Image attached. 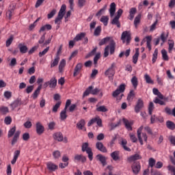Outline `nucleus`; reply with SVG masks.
I'll return each mask as SVG.
<instances>
[{
    "label": "nucleus",
    "instance_id": "obj_9",
    "mask_svg": "<svg viewBox=\"0 0 175 175\" xmlns=\"http://www.w3.org/2000/svg\"><path fill=\"white\" fill-rule=\"evenodd\" d=\"M96 148L98 150V151H101V152H107V149L103 145L102 142H96Z\"/></svg>",
    "mask_w": 175,
    "mask_h": 175
},
{
    "label": "nucleus",
    "instance_id": "obj_19",
    "mask_svg": "<svg viewBox=\"0 0 175 175\" xmlns=\"http://www.w3.org/2000/svg\"><path fill=\"white\" fill-rule=\"evenodd\" d=\"M55 140L57 142H62L64 140V135L61 133H55L53 135Z\"/></svg>",
    "mask_w": 175,
    "mask_h": 175
},
{
    "label": "nucleus",
    "instance_id": "obj_58",
    "mask_svg": "<svg viewBox=\"0 0 175 175\" xmlns=\"http://www.w3.org/2000/svg\"><path fill=\"white\" fill-rule=\"evenodd\" d=\"M54 158H55L56 159L61 157V152H59V150H55V152H53V154Z\"/></svg>",
    "mask_w": 175,
    "mask_h": 175
},
{
    "label": "nucleus",
    "instance_id": "obj_29",
    "mask_svg": "<svg viewBox=\"0 0 175 175\" xmlns=\"http://www.w3.org/2000/svg\"><path fill=\"white\" fill-rule=\"evenodd\" d=\"M18 46L20 53H21V54H25V53L28 51V47L27 46L19 44Z\"/></svg>",
    "mask_w": 175,
    "mask_h": 175
},
{
    "label": "nucleus",
    "instance_id": "obj_62",
    "mask_svg": "<svg viewBox=\"0 0 175 175\" xmlns=\"http://www.w3.org/2000/svg\"><path fill=\"white\" fill-rule=\"evenodd\" d=\"M32 91H33V85L27 86V88L25 89L27 94H31Z\"/></svg>",
    "mask_w": 175,
    "mask_h": 175
},
{
    "label": "nucleus",
    "instance_id": "obj_4",
    "mask_svg": "<svg viewBox=\"0 0 175 175\" xmlns=\"http://www.w3.org/2000/svg\"><path fill=\"white\" fill-rule=\"evenodd\" d=\"M65 10H66V5L64 4L62 5L61 9L58 13L57 17L55 20V23L58 24L62 18H64V16H65Z\"/></svg>",
    "mask_w": 175,
    "mask_h": 175
},
{
    "label": "nucleus",
    "instance_id": "obj_49",
    "mask_svg": "<svg viewBox=\"0 0 175 175\" xmlns=\"http://www.w3.org/2000/svg\"><path fill=\"white\" fill-rule=\"evenodd\" d=\"M59 62V57L57 56L56 58L54 59V61L51 64V68H54V66H57V65H58Z\"/></svg>",
    "mask_w": 175,
    "mask_h": 175
},
{
    "label": "nucleus",
    "instance_id": "obj_30",
    "mask_svg": "<svg viewBox=\"0 0 175 175\" xmlns=\"http://www.w3.org/2000/svg\"><path fill=\"white\" fill-rule=\"evenodd\" d=\"M111 24L113 25H117L118 28H120V27H121V24L120 23V18L115 16L111 21Z\"/></svg>",
    "mask_w": 175,
    "mask_h": 175
},
{
    "label": "nucleus",
    "instance_id": "obj_21",
    "mask_svg": "<svg viewBox=\"0 0 175 175\" xmlns=\"http://www.w3.org/2000/svg\"><path fill=\"white\" fill-rule=\"evenodd\" d=\"M66 66V61H65L64 59H62L59 65V72L60 73H62V72H64V68H65Z\"/></svg>",
    "mask_w": 175,
    "mask_h": 175
},
{
    "label": "nucleus",
    "instance_id": "obj_8",
    "mask_svg": "<svg viewBox=\"0 0 175 175\" xmlns=\"http://www.w3.org/2000/svg\"><path fill=\"white\" fill-rule=\"evenodd\" d=\"M144 107V102L142 98H139L137 101V103L135 106V113H139L142 109Z\"/></svg>",
    "mask_w": 175,
    "mask_h": 175
},
{
    "label": "nucleus",
    "instance_id": "obj_26",
    "mask_svg": "<svg viewBox=\"0 0 175 175\" xmlns=\"http://www.w3.org/2000/svg\"><path fill=\"white\" fill-rule=\"evenodd\" d=\"M40 90H42V85H40L37 90H35V92L33 93V99H36L38 96H39V94H40Z\"/></svg>",
    "mask_w": 175,
    "mask_h": 175
},
{
    "label": "nucleus",
    "instance_id": "obj_55",
    "mask_svg": "<svg viewBox=\"0 0 175 175\" xmlns=\"http://www.w3.org/2000/svg\"><path fill=\"white\" fill-rule=\"evenodd\" d=\"M4 122L6 125H10L12 124V118L10 116L5 117Z\"/></svg>",
    "mask_w": 175,
    "mask_h": 175
},
{
    "label": "nucleus",
    "instance_id": "obj_27",
    "mask_svg": "<svg viewBox=\"0 0 175 175\" xmlns=\"http://www.w3.org/2000/svg\"><path fill=\"white\" fill-rule=\"evenodd\" d=\"M123 122L125 124V126L128 131H132V124L133 123L130 122L129 120L126 119H123Z\"/></svg>",
    "mask_w": 175,
    "mask_h": 175
},
{
    "label": "nucleus",
    "instance_id": "obj_43",
    "mask_svg": "<svg viewBox=\"0 0 175 175\" xmlns=\"http://www.w3.org/2000/svg\"><path fill=\"white\" fill-rule=\"evenodd\" d=\"M110 41H111L110 38L107 37V38H105L102 39L99 42L98 44H99V46H103V44H106V43H107L108 42H110Z\"/></svg>",
    "mask_w": 175,
    "mask_h": 175
},
{
    "label": "nucleus",
    "instance_id": "obj_51",
    "mask_svg": "<svg viewBox=\"0 0 175 175\" xmlns=\"http://www.w3.org/2000/svg\"><path fill=\"white\" fill-rule=\"evenodd\" d=\"M152 110H154V103L150 102L148 107V113L150 116H152Z\"/></svg>",
    "mask_w": 175,
    "mask_h": 175
},
{
    "label": "nucleus",
    "instance_id": "obj_12",
    "mask_svg": "<svg viewBox=\"0 0 175 175\" xmlns=\"http://www.w3.org/2000/svg\"><path fill=\"white\" fill-rule=\"evenodd\" d=\"M116 75V71L114 68H109L105 71V76H108L109 79H113V77Z\"/></svg>",
    "mask_w": 175,
    "mask_h": 175
},
{
    "label": "nucleus",
    "instance_id": "obj_35",
    "mask_svg": "<svg viewBox=\"0 0 175 175\" xmlns=\"http://www.w3.org/2000/svg\"><path fill=\"white\" fill-rule=\"evenodd\" d=\"M131 83L133 84L134 89L136 90V88H137V85L139 84V81H137V77H133L131 79Z\"/></svg>",
    "mask_w": 175,
    "mask_h": 175
},
{
    "label": "nucleus",
    "instance_id": "obj_59",
    "mask_svg": "<svg viewBox=\"0 0 175 175\" xmlns=\"http://www.w3.org/2000/svg\"><path fill=\"white\" fill-rule=\"evenodd\" d=\"M167 169L169 170V172H170L171 173L173 174V175H175V167L173 165H168L167 166Z\"/></svg>",
    "mask_w": 175,
    "mask_h": 175
},
{
    "label": "nucleus",
    "instance_id": "obj_37",
    "mask_svg": "<svg viewBox=\"0 0 175 175\" xmlns=\"http://www.w3.org/2000/svg\"><path fill=\"white\" fill-rule=\"evenodd\" d=\"M97 158H98V160L100 162H101L102 165L103 166H105L106 165V157H103L102 154H98Z\"/></svg>",
    "mask_w": 175,
    "mask_h": 175
},
{
    "label": "nucleus",
    "instance_id": "obj_64",
    "mask_svg": "<svg viewBox=\"0 0 175 175\" xmlns=\"http://www.w3.org/2000/svg\"><path fill=\"white\" fill-rule=\"evenodd\" d=\"M23 139L25 140V142H27V140H29V133H25L23 135Z\"/></svg>",
    "mask_w": 175,
    "mask_h": 175
},
{
    "label": "nucleus",
    "instance_id": "obj_1",
    "mask_svg": "<svg viewBox=\"0 0 175 175\" xmlns=\"http://www.w3.org/2000/svg\"><path fill=\"white\" fill-rule=\"evenodd\" d=\"M20 133H21L20 131L16 132V126L12 127L9 131L8 134V137L10 139V137H12L13 139L12 140L11 144L12 146H14L17 143V140H18V137H20Z\"/></svg>",
    "mask_w": 175,
    "mask_h": 175
},
{
    "label": "nucleus",
    "instance_id": "obj_32",
    "mask_svg": "<svg viewBox=\"0 0 175 175\" xmlns=\"http://www.w3.org/2000/svg\"><path fill=\"white\" fill-rule=\"evenodd\" d=\"M120 144L125 151H131V148L126 146V144H128L126 139H122Z\"/></svg>",
    "mask_w": 175,
    "mask_h": 175
},
{
    "label": "nucleus",
    "instance_id": "obj_53",
    "mask_svg": "<svg viewBox=\"0 0 175 175\" xmlns=\"http://www.w3.org/2000/svg\"><path fill=\"white\" fill-rule=\"evenodd\" d=\"M154 103L161 105V106H165V105H166V103L163 100H160L158 98H156L155 100H154Z\"/></svg>",
    "mask_w": 175,
    "mask_h": 175
},
{
    "label": "nucleus",
    "instance_id": "obj_18",
    "mask_svg": "<svg viewBox=\"0 0 175 175\" xmlns=\"http://www.w3.org/2000/svg\"><path fill=\"white\" fill-rule=\"evenodd\" d=\"M111 157L113 161H120V151L116 150L111 153Z\"/></svg>",
    "mask_w": 175,
    "mask_h": 175
},
{
    "label": "nucleus",
    "instance_id": "obj_7",
    "mask_svg": "<svg viewBox=\"0 0 175 175\" xmlns=\"http://www.w3.org/2000/svg\"><path fill=\"white\" fill-rule=\"evenodd\" d=\"M96 122L97 125L100 127L103 126L102 124V119L99 116H96L92 120L88 123V126H91V125H93V124H95Z\"/></svg>",
    "mask_w": 175,
    "mask_h": 175
},
{
    "label": "nucleus",
    "instance_id": "obj_22",
    "mask_svg": "<svg viewBox=\"0 0 175 175\" xmlns=\"http://www.w3.org/2000/svg\"><path fill=\"white\" fill-rule=\"evenodd\" d=\"M75 159L76 161H81L82 163H84V162L87 161V158H85V157H84L83 154H76Z\"/></svg>",
    "mask_w": 175,
    "mask_h": 175
},
{
    "label": "nucleus",
    "instance_id": "obj_45",
    "mask_svg": "<svg viewBox=\"0 0 175 175\" xmlns=\"http://www.w3.org/2000/svg\"><path fill=\"white\" fill-rule=\"evenodd\" d=\"M158 58V49H156L154 50V52L153 53V56H152V64H155V62H157V59Z\"/></svg>",
    "mask_w": 175,
    "mask_h": 175
},
{
    "label": "nucleus",
    "instance_id": "obj_33",
    "mask_svg": "<svg viewBox=\"0 0 175 175\" xmlns=\"http://www.w3.org/2000/svg\"><path fill=\"white\" fill-rule=\"evenodd\" d=\"M137 59H139V49H136L135 53L133 56V64H137Z\"/></svg>",
    "mask_w": 175,
    "mask_h": 175
},
{
    "label": "nucleus",
    "instance_id": "obj_52",
    "mask_svg": "<svg viewBox=\"0 0 175 175\" xmlns=\"http://www.w3.org/2000/svg\"><path fill=\"white\" fill-rule=\"evenodd\" d=\"M96 111H102V113H106V111H107V109H106V107L105 105H103L97 107Z\"/></svg>",
    "mask_w": 175,
    "mask_h": 175
},
{
    "label": "nucleus",
    "instance_id": "obj_6",
    "mask_svg": "<svg viewBox=\"0 0 175 175\" xmlns=\"http://www.w3.org/2000/svg\"><path fill=\"white\" fill-rule=\"evenodd\" d=\"M125 39H126V44H129L131 43V40L132 39V37H131V33L128 31H124L122 33L121 40H122L123 43H125Z\"/></svg>",
    "mask_w": 175,
    "mask_h": 175
},
{
    "label": "nucleus",
    "instance_id": "obj_39",
    "mask_svg": "<svg viewBox=\"0 0 175 175\" xmlns=\"http://www.w3.org/2000/svg\"><path fill=\"white\" fill-rule=\"evenodd\" d=\"M61 103H62V102L61 100H59L53 107L52 111H53V113H57L58 111V109H59V107L61 106Z\"/></svg>",
    "mask_w": 175,
    "mask_h": 175
},
{
    "label": "nucleus",
    "instance_id": "obj_60",
    "mask_svg": "<svg viewBox=\"0 0 175 175\" xmlns=\"http://www.w3.org/2000/svg\"><path fill=\"white\" fill-rule=\"evenodd\" d=\"M85 2H87V0H78V6L79 8H83V6L85 5Z\"/></svg>",
    "mask_w": 175,
    "mask_h": 175
},
{
    "label": "nucleus",
    "instance_id": "obj_28",
    "mask_svg": "<svg viewBox=\"0 0 175 175\" xmlns=\"http://www.w3.org/2000/svg\"><path fill=\"white\" fill-rule=\"evenodd\" d=\"M166 126L168 128V129H170L171 131H174L175 129V124L174 122L168 120L166 122Z\"/></svg>",
    "mask_w": 175,
    "mask_h": 175
},
{
    "label": "nucleus",
    "instance_id": "obj_5",
    "mask_svg": "<svg viewBox=\"0 0 175 175\" xmlns=\"http://www.w3.org/2000/svg\"><path fill=\"white\" fill-rule=\"evenodd\" d=\"M125 87H126L125 84L124 83L121 84L118 87V88L112 93V96L113 98H117V96H119L120 94H122V92L125 91Z\"/></svg>",
    "mask_w": 175,
    "mask_h": 175
},
{
    "label": "nucleus",
    "instance_id": "obj_56",
    "mask_svg": "<svg viewBox=\"0 0 175 175\" xmlns=\"http://www.w3.org/2000/svg\"><path fill=\"white\" fill-rule=\"evenodd\" d=\"M49 50L50 46L46 47L42 52L39 53V57H43V55H45Z\"/></svg>",
    "mask_w": 175,
    "mask_h": 175
},
{
    "label": "nucleus",
    "instance_id": "obj_31",
    "mask_svg": "<svg viewBox=\"0 0 175 175\" xmlns=\"http://www.w3.org/2000/svg\"><path fill=\"white\" fill-rule=\"evenodd\" d=\"M18 157H20V150H16V151L14 152V159H13L12 161H11L12 165H14V163H16V162L17 161V159H18Z\"/></svg>",
    "mask_w": 175,
    "mask_h": 175
},
{
    "label": "nucleus",
    "instance_id": "obj_50",
    "mask_svg": "<svg viewBox=\"0 0 175 175\" xmlns=\"http://www.w3.org/2000/svg\"><path fill=\"white\" fill-rule=\"evenodd\" d=\"M145 79H146V83H148V84H154V81L152 79H151V77H150V75L146 74Z\"/></svg>",
    "mask_w": 175,
    "mask_h": 175
},
{
    "label": "nucleus",
    "instance_id": "obj_2",
    "mask_svg": "<svg viewBox=\"0 0 175 175\" xmlns=\"http://www.w3.org/2000/svg\"><path fill=\"white\" fill-rule=\"evenodd\" d=\"M109 50H110V54H114V52L116 51V42L113 40H110L109 45H107L105 49V58H106V57H109Z\"/></svg>",
    "mask_w": 175,
    "mask_h": 175
},
{
    "label": "nucleus",
    "instance_id": "obj_20",
    "mask_svg": "<svg viewBox=\"0 0 175 175\" xmlns=\"http://www.w3.org/2000/svg\"><path fill=\"white\" fill-rule=\"evenodd\" d=\"M85 33H81L76 36V37L74 38V42H79L80 40H82L85 38Z\"/></svg>",
    "mask_w": 175,
    "mask_h": 175
},
{
    "label": "nucleus",
    "instance_id": "obj_24",
    "mask_svg": "<svg viewBox=\"0 0 175 175\" xmlns=\"http://www.w3.org/2000/svg\"><path fill=\"white\" fill-rule=\"evenodd\" d=\"M48 82L49 83L50 88H55V87H57V79H55V77H53Z\"/></svg>",
    "mask_w": 175,
    "mask_h": 175
},
{
    "label": "nucleus",
    "instance_id": "obj_11",
    "mask_svg": "<svg viewBox=\"0 0 175 175\" xmlns=\"http://www.w3.org/2000/svg\"><path fill=\"white\" fill-rule=\"evenodd\" d=\"M36 132L38 135H42L43 132H44V126L42 125V123H40V122H38L36 123Z\"/></svg>",
    "mask_w": 175,
    "mask_h": 175
},
{
    "label": "nucleus",
    "instance_id": "obj_44",
    "mask_svg": "<svg viewBox=\"0 0 175 175\" xmlns=\"http://www.w3.org/2000/svg\"><path fill=\"white\" fill-rule=\"evenodd\" d=\"M136 94L135 93V91L131 90L127 96V100H131L135 98Z\"/></svg>",
    "mask_w": 175,
    "mask_h": 175
},
{
    "label": "nucleus",
    "instance_id": "obj_17",
    "mask_svg": "<svg viewBox=\"0 0 175 175\" xmlns=\"http://www.w3.org/2000/svg\"><path fill=\"white\" fill-rule=\"evenodd\" d=\"M14 5H10V8L6 12V16L8 17L10 20L12 18V16H13L12 14L13 13V12H14Z\"/></svg>",
    "mask_w": 175,
    "mask_h": 175
},
{
    "label": "nucleus",
    "instance_id": "obj_13",
    "mask_svg": "<svg viewBox=\"0 0 175 175\" xmlns=\"http://www.w3.org/2000/svg\"><path fill=\"white\" fill-rule=\"evenodd\" d=\"M82 68H83V64L79 63L78 64H77L74 70V73H73L74 77H76V76H77V75L80 73V70H81Z\"/></svg>",
    "mask_w": 175,
    "mask_h": 175
},
{
    "label": "nucleus",
    "instance_id": "obj_41",
    "mask_svg": "<svg viewBox=\"0 0 175 175\" xmlns=\"http://www.w3.org/2000/svg\"><path fill=\"white\" fill-rule=\"evenodd\" d=\"M51 28H53L51 25H45L40 28V32H44L46 29H47V31H50Z\"/></svg>",
    "mask_w": 175,
    "mask_h": 175
},
{
    "label": "nucleus",
    "instance_id": "obj_38",
    "mask_svg": "<svg viewBox=\"0 0 175 175\" xmlns=\"http://www.w3.org/2000/svg\"><path fill=\"white\" fill-rule=\"evenodd\" d=\"M142 18V14H138L134 20V25L135 28H137V25L140 24V19Z\"/></svg>",
    "mask_w": 175,
    "mask_h": 175
},
{
    "label": "nucleus",
    "instance_id": "obj_57",
    "mask_svg": "<svg viewBox=\"0 0 175 175\" xmlns=\"http://www.w3.org/2000/svg\"><path fill=\"white\" fill-rule=\"evenodd\" d=\"M100 31H101L100 26L97 27L96 28V29L94 30V36H99V35L100 34Z\"/></svg>",
    "mask_w": 175,
    "mask_h": 175
},
{
    "label": "nucleus",
    "instance_id": "obj_16",
    "mask_svg": "<svg viewBox=\"0 0 175 175\" xmlns=\"http://www.w3.org/2000/svg\"><path fill=\"white\" fill-rule=\"evenodd\" d=\"M139 159H142V156H140L139 154H135L133 156H131L128 158L129 162H133L135 161H137Z\"/></svg>",
    "mask_w": 175,
    "mask_h": 175
},
{
    "label": "nucleus",
    "instance_id": "obj_61",
    "mask_svg": "<svg viewBox=\"0 0 175 175\" xmlns=\"http://www.w3.org/2000/svg\"><path fill=\"white\" fill-rule=\"evenodd\" d=\"M24 126L25 128L29 129V128H31L32 126V122H31V121H27L24 123Z\"/></svg>",
    "mask_w": 175,
    "mask_h": 175
},
{
    "label": "nucleus",
    "instance_id": "obj_46",
    "mask_svg": "<svg viewBox=\"0 0 175 175\" xmlns=\"http://www.w3.org/2000/svg\"><path fill=\"white\" fill-rule=\"evenodd\" d=\"M68 117V115H66V109H64L62 112L60 113V118L61 120H66Z\"/></svg>",
    "mask_w": 175,
    "mask_h": 175
},
{
    "label": "nucleus",
    "instance_id": "obj_42",
    "mask_svg": "<svg viewBox=\"0 0 175 175\" xmlns=\"http://www.w3.org/2000/svg\"><path fill=\"white\" fill-rule=\"evenodd\" d=\"M92 90H94V87L90 86L89 88H88L83 93V98H85V96H88V95L91 94Z\"/></svg>",
    "mask_w": 175,
    "mask_h": 175
},
{
    "label": "nucleus",
    "instance_id": "obj_63",
    "mask_svg": "<svg viewBox=\"0 0 175 175\" xmlns=\"http://www.w3.org/2000/svg\"><path fill=\"white\" fill-rule=\"evenodd\" d=\"M131 140L133 142V143H136L137 142V138L136 137L135 135L133 134H129Z\"/></svg>",
    "mask_w": 175,
    "mask_h": 175
},
{
    "label": "nucleus",
    "instance_id": "obj_47",
    "mask_svg": "<svg viewBox=\"0 0 175 175\" xmlns=\"http://www.w3.org/2000/svg\"><path fill=\"white\" fill-rule=\"evenodd\" d=\"M101 23H103L104 25H107V23L109 22V16H103L100 18Z\"/></svg>",
    "mask_w": 175,
    "mask_h": 175
},
{
    "label": "nucleus",
    "instance_id": "obj_36",
    "mask_svg": "<svg viewBox=\"0 0 175 175\" xmlns=\"http://www.w3.org/2000/svg\"><path fill=\"white\" fill-rule=\"evenodd\" d=\"M136 12H137V10H136V8H133L131 9L130 10V14H129V20H133L134 17H135V14H136Z\"/></svg>",
    "mask_w": 175,
    "mask_h": 175
},
{
    "label": "nucleus",
    "instance_id": "obj_48",
    "mask_svg": "<svg viewBox=\"0 0 175 175\" xmlns=\"http://www.w3.org/2000/svg\"><path fill=\"white\" fill-rule=\"evenodd\" d=\"M14 39V37L13 36V35H11L10 38L8 40H7V41H6V43H5L6 47H9V46H10V44H12V43H13Z\"/></svg>",
    "mask_w": 175,
    "mask_h": 175
},
{
    "label": "nucleus",
    "instance_id": "obj_34",
    "mask_svg": "<svg viewBox=\"0 0 175 175\" xmlns=\"http://www.w3.org/2000/svg\"><path fill=\"white\" fill-rule=\"evenodd\" d=\"M165 111L169 116L172 114V116H174V117H175V107L172 109H172L170 108L166 107L165 109Z\"/></svg>",
    "mask_w": 175,
    "mask_h": 175
},
{
    "label": "nucleus",
    "instance_id": "obj_23",
    "mask_svg": "<svg viewBox=\"0 0 175 175\" xmlns=\"http://www.w3.org/2000/svg\"><path fill=\"white\" fill-rule=\"evenodd\" d=\"M85 126V120H84V119L81 120L77 124V128H78V129H80L81 131H83V129H84Z\"/></svg>",
    "mask_w": 175,
    "mask_h": 175
},
{
    "label": "nucleus",
    "instance_id": "obj_3",
    "mask_svg": "<svg viewBox=\"0 0 175 175\" xmlns=\"http://www.w3.org/2000/svg\"><path fill=\"white\" fill-rule=\"evenodd\" d=\"M88 142H85L82 144V151L83 152H87L90 161H92L94 159V152H92V149L89 146Z\"/></svg>",
    "mask_w": 175,
    "mask_h": 175
},
{
    "label": "nucleus",
    "instance_id": "obj_15",
    "mask_svg": "<svg viewBox=\"0 0 175 175\" xmlns=\"http://www.w3.org/2000/svg\"><path fill=\"white\" fill-rule=\"evenodd\" d=\"M46 166L49 170L51 172H55V170H58V165L54 164L53 163L49 162L46 164Z\"/></svg>",
    "mask_w": 175,
    "mask_h": 175
},
{
    "label": "nucleus",
    "instance_id": "obj_40",
    "mask_svg": "<svg viewBox=\"0 0 175 175\" xmlns=\"http://www.w3.org/2000/svg\"><path fill=\"white\" fill-rule=\"evenodd\" d=\"M162 57L163 61H169V56L167 55V51L165 49L161 51Z\"/></svg>",
    "mask_w": 175,
    "mask_h": 175
},
{
    "label": "nucleus",
    "instance_id": "obj_14",
    "mask_svg": "<svg viewBox=\"0 0 175 175\" xmlns=\"http://www.w3.org/2000/svg\"><path fill=\"white\" fill-rule=\"evenodd\" d=\"M142 132H143V126L139 127L137 131L138 140H139L141 146H143V138L142 137Z\"/></svg>",
    "mask_w": 175,
    "mask_h": 175
},
{
    "label": "nucleus",
    "instance_id": "obj_10",
    "mask_svg": "<svg viewBox=\"0 0 175 175\" xmlns=\"http://www.w3.org/2000/svg\"><path fill=\"white\" fill-rule=\"evenodd\" d=\"M140 163H134L132 165V170L134 174H138L140 172Z\"/></svg>",
    "mask_w": 175,
    "mask_h": 175
},
{
    "label": "nucleus",
    "instance_id": "obj_54",
    "mask_svg": "<svg viewBox=\"0 0 175 175\" xmlns=\"http://www.w3.org/2000/svg\"><path fill=\"white\" fill-rule=\"evenodd\" d=\"M0 111L2 114H6V113H9V108L6 107H0Z\"/></svg>",
    "mask_w": 175,
    "mask_h": 175
},
{
    "label": "nucleus",
    "instance_id": "obj_25",
    "mask_svg": "<svg viewBox=\"0 0 175 175\" xmlns=\"http://www.w3.org/2000/svg\"><path fill=\"white\" fill-rule=\"evenodd\" d=\"M116 3H111L110 5L109 12L111 17L114 16V13H116Z\"/></svg>",
    "mask_w": 175,
    "mask_h": 175
}]
</instances>
